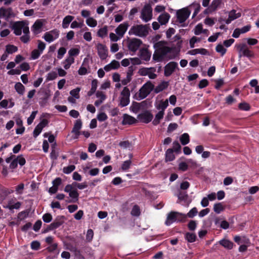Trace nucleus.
<instances>
[{"label":"nucleus","instance_id":"nucleus-11","mask_svg":"<svg viewBox=\"0 0 259 259\" xmlns=\"http://www.w3.org/2000/svg\"><path fill=\"white\" fill-rule=\"evenodd\" d=\"M142 44L141 40L134 38L128 41L127 47L128 50L133 52H136Z\"/></svg>","mask_w":259,"mask_h":259},{"label":"nucleus","instance_id":"nucleus-33","mask_svg":"<svg viewBox=\"0 0 259 259\" xmlns=\"http://www.w3.org/2000/svg\"><path fill=\"white\" fill-rule=\"evenodd\" d=\"M188 7L189 9L193 8L194 10V12L192 16L193 18L195 17L197 15V14L199 12L201 8L200 4L197 3H192Z\"/></svg>","mask_w":259,"mask_h":259},{"label":"nucleus","instance_id":"nucleus-20","mask_svg":"<svg viewBox=\"0 0 259 259\" xmlns=\"http://www.w3.org/2000/svg\"><path fill=\"white\" fill-rule=\"evenodd\" d=\"M44 24V20H37L31 27V30L35 34H38L40 32L41 29Z\"/></svg>","mask_w":259,"mask_h":259},{"label":"nucleus","instance_id":"nucleus-27","mask_svg":"<svg viewBox=\"0 0 259 259\" xmlns=\"http://www.w3.org/2000/svg\"><path fill=\"white\" fill-rule=\"evenodd\" d=\"M177 214H176V211H171L169 213L167 214L166 220L165 221V224L167 226H169L174 222H177Z\"/></svg>","mask_w":259,"mask_h":259},{"label":"nucleus","instance_id":"nucleus-39","mask_svg":"<svg viewBox=\"0 0 259 259\" xmlns=\"http://www.w3.org/2000/svg\"><path fill=\"white\" fill-rule=\"evenodd\" d=\"M15 89L16 92L20 95H23L24 92L25 87L20 82H17L15 85Z\"/></svg>","mask_w":259,"mask_h":259},{"label":"nucleus","instance_id":"nucleus-61","mask_svg":"<svg viewBox=\"0 0 259 259\" xmlns=\"http://www.w3.org/2000/svg\"><path fill=\"white\" fill-rule=\"evenodd\" d=\"M238 107L240 109L245 111H247L250 108L249 104L245 102L240 103Z\"/></svg>","mask_w":259,"mask_h":259},{"label":"nucleus","instance_id":"nucleus-40","mask_svg":"<svg viewBox=\"0 0 259 259\" xmlns=\"http://www.w3.org/2000/svg\"><path fill=\"white\" fill-rule=\"evenodd\" d=\"M180 141L183 145H185L189 143V136L187 133L183 134L180 137Z\"/></svg>","mask_w":259,"mask_h":259},{"label":"nucleus","instance_id":"nucleus-15","mask_svg":"<svg viewBox=\"0 0 259 259\" xmlns=\"http://www.w3.org/2000/svg\"><path fill=\"white\" fill-rule=\"evenodd\" d=\"M153 117V115L149 111H144L139 114L137 116L139 121L145 123H148L151 121Z\"/></svg>","mask_w":259,"mask_h":259},{"label":"nucleus","instance_id":"nucleus-56","mask_svg":"<svg viewBox=\"0 0 259 259\" xmlns=\"http://www.w3.org/2000/svg\"><path fill=\"white\" fill-rule=\"evenodd\" d=\"M131 214L134 216H138L140 214L139 207L137 205H135L131 211Z\"/></svg>","mask_w":259,"mask_h":259},{"label":"nucleus","instance_id":"nucleus-24","mask_svg":"<svg viewBox=\"0 0 259 259\" xmlns=\"http://www.w3.org/2000/svg\"><path fill=\"white\" fill-rule=\"evenodd\" d=\"M170 16L167 12H164L157 18V20L161 25L166 24L169 21Z\"/></svg>","mask_w":259,"mask_h":259},{"label":"nucleus","instance_id":"nucleus-54","mask_svg":"<svg viewBox=\"0 0 259 259\" xmlns=\"http://www.w3.org/2000/svg\"><path fill=\"white\" fill-rule=\"evenodd\" d=\"M66 52V49L64 47H61L58 50V55L57 58L59 59H61L62 58L63 56L65 55V54Z\"/></svg>","mask_w":259,"mask_h":259},{"label":"nucleus","instance_id":"nucleus-64","mask_svg":"<svg viewBox=\"0 0 259 259\" xmlns=\"http://www.w3.org/2000/svg\"><path fill=\"white\" fill-rule=\"evenodd\" d=\"M131 164V160L125 161L122 164L121 169L123 170H127L130 168Z\"/></svg>","mask_w":259,"mask_h":259},{"label":"nucleus","instance_id":"nucleus-53","mask_svg":"<svg viewBox=\"0 0 259 259\" xmlns=\"http://www.w3.org/2000/svg\"><path fill=\"white\" fill-rule=\"evenodd\" d=\"M197 212L198 211L197 208L196 207H193L186 215H187V217H188L189 218H193L197 214Z\"/></svg>","mask_w":259,"mask_h":259},{"label":"nucleus","instance_id":"nucleus-7","mask_svg":"<svg viewBox=\"0 0 259 259\" xmlns=\"http://www.w3.org/2000/svg\"><path fill=\"white\" fill-rule=\"evenodd\" d=\"M166 44L165 41H160L154 45V48L161 56H165L171 50L169 47L166 46Z\"/></svg>","mask_w":259,"mask_h":259},{"label":"nucleus","instance_id":"nucleus-8","mask_svg":"<svg viewBox=\"0 0 259 259\" xmlns=\"http://www.w3.org/2000/svg\"><path fill=\"white\" fill-rule=\"evenodd\" d=\"M130 92L127 87H124L119 97V105L121 107L127 106L130 103Z\"/></svg>","mask_w":259,"mask_h":259},{"label":"nucleus","instance_id":"nucleus-42","mask_svg":"<svg viewBox=\"0 0 259 259\" xmlns=\"http://www.w3.org/2000/svg\"><path fill=\"white\" fill-rule=\"evenodd\" d=\"M87 24L91 27H95L97 25V21L93 17H89L86 20Z\"/></svg>","mask_w":259,"mask_h":259},{"label":"nucleus","instance_id":"nucleus-4","mask_svg":"<svg viewBox=\"0 0 259 259\" xmlns=\"http://www.w3.org/2000/svg\"><path fill=\"white\" fill-rule=\"evenodd\" d=\"M154 85L150 81L145 83L139 91V97L143 99L148 96V95L154 89Z\"/></svg>","mask_w":259,"mask_h":259},{"label":"nucleus","instance_id":"nucleus-1","mask_svg":"<svg viewBox=\"0 0 259 259\" xmlns=\"http://www.w3.org/2000/svg\"><path fill=\"white\" fill-rule=\"evenodd\" d=\"M149 32V28L146 25H135L128 31L130 35H135L141 37L146 36Z\"/></svg>","mask_w":259,"mask_h":259},{"label":"nucleus","instance_id":"nucleus-29","mask_svg":"<svg viewBox=\"0 0 259 259\" xmlns=\"http://www.w3.org/2000/svg\"><path fill=\"white\" fill-rule=\"evenodd\" d=\"M219 243L228 249H231L233 247V243L227 239H222L219 241Z\"/></svg>","mask_w":259,"mask_h":259},{"label":"nucleus","instance_id":"nucleus-46","mask_svg":"<svg viewBox=\"0 0 259 259\" xmlns=\"http://www.w3.org/2000/svg\"><path fill=\"white\" fill-rule=\"evenodd\" d=\"M80 91V88H76L75 89H73L71 90L70 92V94L71 95V96L74 97L75 99H79V93Z\"/></svg>","mask_w":259,"mask_h":259},{"label":"nucleus","instance_id":"nucleus-32","mask_svg":"<svg viewBox=\"0 0 259 259\" xmlns=\"http://www.w3.org/2000/svg\"><path fill=\"white\" fill-rule=\"evenodd\" d=\"M74 17L70 15H68L64 17L62 21V27L63 28H67L69 26V23L73 20Z\"/></svg>","mask_w":259,"mask_h":259},{"label":"nucleus","instance_id":"nucleus-22","mask_svg":"<svg viewBox=\"0 0 259 259\" xmlns=\"http://www.w3.org/2000/svg\"><path fill=\"white\" fill-rule=\"evenodd\" d=\"M137 122V120L134 117L127 114H124L123 115V120L122 124L123 125L125 124H132Z\"/></svg>","mask_w":259,"mask_h":259},{"label":"nucleus","instance_id":"nucleus-31","mask_svg":"<svg viewBox=\"0 0 259 259\" xmlns=\"http://www.w3.org/2000/svg\"><path fill=\"white\" fill-rule=\"evenodd\" d=\"M63 223V221L61 220H56L49 226L48 229L49 230L55 229L61 226Z\"/></svg>","mask_w":259,"mask_h":259},{"label":"nucleus","instance_id":"nucleus-18","mask_svg":"<svg viewBox=\"0 0 259 259\" xmlns=\"http://www.w3.org/2000/svg\"><path fill=\"white\" fill-rule=\"evenodd\" d=\"M178 64L174 62H170L168 63L164 67V75L166 76H170L175 71Z\"/></svg>","mask_w":259,"mask_h":259},{"label":"nucleus","instance_id":"nucleus-59","mask_svg":"<svg viewBox=\"0 0 259 259\" xmlns=\"http://www.w3.org/2000/svg\"><path fill=\"white\" fill-rule=\"evenodd\" d=\"M176 214H177L176 215H177L176 217L177 222L183 221V220H185L187 218V215L185 214H183L178 212H176Z\"/></svg>","mask_w":259,"mask_h":259},{"label":"nucleus","instance_id":"nucleus-52","mask_svg":"<svg viewBox=\"0 0 259 259\" xmlns=\"http://www.w3.org/2000/svg\"><path fill=\"white\" fill-rule=\"evenodd\" d=\"M57 77V74L55 71H51L49 72L46 77L47 80H53Z\"/></svg>","mask_w":259,"mask_h":259},{"label":"nucleus","instance_id":"nucleus-2","mask_svg":"<svg viewBox=\"0 0 259 259\" xmlns=\"http://www.w3.org/2000/svg\"><path fill=\"white\" fill-rule=\"evenodd\" d=\"M152 8L150 4H146L140 12V18L145 22H147L152 19Z\"/></svg>","mask_w":259,"mask_h":259},{"label":"nucleus","instance_id":"nucleus-38","mask_svg":"<svg viewBox=\"0 0 259 259\" xmlns=\"http://www.w3.org/2000/svg\"><path fill=\"white\" fill-rule=\"evenodd\" d=\"M222 2L221 0H213L209 7L210 11H214L220 6Z\"/></svg>","mask_w":259,"mask_h":259},{"label":"nucleus","instance_id":"nucleus-50","mask_svg":"<svg viewBox=\"0 0 259 259\" xmlns=\"http://www.w3.org/2000/svg\"><path fill=\"white\" fill-rule=\"evenodd\" d=\"M75 168V166L73 165H69L66 167H64L63 169L64 173L69 174L73 171Z\"/></svg>","mask_w":259,"mask_h":259},{"label":"nucleus","instance_id":"nucleus-9","mask_svg":"<svg viewBox=\"0 0 259 259\" xmlns=\"http://www.w3.org/2000/svg\"><path fill=\"white\" fill-rule=\"evenodd\" d=\"M155 72L156 68L154 67H143L139 69V74L142 76L148 75L150 79H155L157 77Z\"/></svg>","mask_w":259,"mask_h":259},{"label":"nucleus","instance_id":"nucleus-45","mask_svg":"<svg viewBox=\"0 0 259 259\" xmlns=\"http://www.w3.org/2000/svg\"><path fill=\"white\" fill-rule=\"evenodd\" d=\"M223 209V206L221 203H215L213 205V210L217 213H220Z\"/></svg>","mask_w":259,"mask_h":259},{"label":"nucleus","instance_id":"nucleus-10","mask_svg":"<svg viewBox=\"0 0 259 259\" xmlns=\"http://www.w3.org/2000/svg\"><path fill=\"white\" fill-rule=\"evenodd\" d=\"M60 32L55 29L45 33L43 38L47 42L50 43L59 37Z\"/></svg>","mask_w":259,"mask_h":259},{"label":"nucleus","instance_id":"nucleus-47","mask_svg":"<svg viewBox=\"0 0 259 259\" xmlns=\"http://www.w3.org/2000/svg\"><path fill=\"white\" fill-rule=\"evenodd\" d=\"M215 50L218 53H220L222 56H223L227 51V50L222 44L218 45L216 47Z\"/></svg>","mask_w":259,"mask_h":259},{"label":"nucleus","instance_id":"nucleus-16","mask_svg":"<svg viewBox=\"0 0 259 259\" xmlns=\"http://www.w3.org/2000/svg\"><path fill=\"white\" fill-rule=\"evenodd\" d=\"M13 16H14V14L11 8H0V18H4L8 20Z\"/></svg>","mask_w":259,"mask_h":259},{"label":"nucleus","instance_id":"nucleus-44","mask_svg":"<svg viewBox=\"0 0 259 259\" xmlns=\"http://www.w3.org/2000/svg\"><path fill=\"white\" fill-rule=\"evenodd\" d=\"M196 236L192 233H187L185 235L186 239L189 242H193L196 240Z\"/></svg>","mask_w":259,"mask_h":259},{"label":"nucleus","instance_id":"nucleus-55","mask_svg":"<svg viewBox=\"0 0 259 259\" xmlns=\"http://www.w3.org/2000/svg\"><path fill=\"white\" fill-rule=\"evenodd\" d=\"M203 31L202 25L201 24H197L194 28V34L195 35H199Z\"/></svg>","mask_w":259,"mask_h":259},{"label":"nucleus","instance_id":"nucleus-36","mask_svg":"<svg viewBox=\"0 0 259 259\" xmlns=\"http://www.w3.org/2000/svg\"><path fill=\"white\" fill-rule=\"evenodd\" d=\"M74 62V58L67 57L63 62V66L65 69H68L70 68L71 64Z\"/></svg>","mask_w":259,"mask_h":259},{"label":"nucleus","instance_id":"nucleus-35","mask_svg":"<svg viewBox=\"0 0 259 259\" xmlns=\"http://www.w3.org/2000/svg\"><path fill=\"white\" fill-rule=\"evenodd\" d=\"M175 158V155L174 154V150L172 149H168L166 150L165 153V161H172Z\"/></svg>","mask_w":259,"mask_h":259},{"label":"nucleus","instance_id":"nucleus-6","mask_svg":"<svg viewBox=\"0 0 259 259\" xmlns=\"http://www.w3.org/2000/svg\"><path fill=\"white\" fill-rule=\"evenodd\" d=\"M191 10L189 7H185L177 11L176 13L177 20L180 23H183L189 18Z\"/></svg>","mask_w":259,"mask_h":259},{"label":"nucleus","instance_id":"nucleus-43","mask_svg":"<svg viewBox=\"0 0 259 259\" xmlns=\"http://www.w3.org/2000/svg\"><path fill=\"white\" fill-rule=\"evenodd\" d=\"M108 30L107 27L104 26V27L100 28L98 32L97 35L98 36L103 38L107 35Z\"/></svg>","mask_w":259,"mask_h":259},{"label":"nucleus","instance_id":"nucleus-30","mask_svg":"<svg viewBox=\"0 0 259 259\" xmlns=\"http://www.w3.org/2000/svg\"><path fill=\"white\" fill-rule=\"evenodd\" d=\"M164 112L159 111L155 115L154 119L152 121L153 124L156 125L160 123V120L163 118Z\"/></svg>","mask_w":259,"mask_h":259},{"label":"nucleus","instance_id":"nucleus-23","mask_svg":"<svg viewBox=\"0 0 259 259\" xmlns=\"http://www.w3.org/2000/svg\"><path fill=\"white\" fill-rule=\"evenodd\" d=\"M82 126V122L80 119H78L76 120L75 124L74 125V127L72 129V133L74 134L75 135V138H77L80 135L79 130L81 128Z\"/></svg>","mask_w":259,"mask_h":259},{"label":"nucleus","instance_id":"nucleus-37","mask_svg":"<svg viewBox=\"0 0 259 259\" xmlns=\"http://www.w3.org/2000/svg\"><path fill=\"white\" fill-rule=\"evenodd\" d=\"M168 84L167 82H162L154 89V91L155 93H158L162 91L166 88H167L168 87Z\"/></svg>","mask_w":259,"mask_h":259},{"label":"nucleus","instance_id":"nucleus-48","mask_svg":"<svg viewBox=\"0 0 259 259\" xmlns=\"http://www.w3.org/2000/svg\"><path fill=\"white\" fill-rule=\"evenodd\" d=\"M140 108V104L137 102H133L130 107V109L134 113H137Z\"/></svg>","mask_w":259,"mask_h":259},{"label":"nucleus","instance_id":"nucleus-19","mask_svg":"<svg viewBox=\"0 0 259 259\" xmlns=\"http://www.w3.org/2000/svg\"><path fill=\"white\" fill-rule=\"evenodd\" d=\"M128 24L127 22H124L122 24H120L115 29V32L116 34L120 36V37H122L126 31L128 27Z\"/></svg>","mask_w":259,"mask_h":259},{"label":"nucleus","instance_id":"nucleus-28","mask_svg":"<svg viewBox=\"0 0 259 259\" xmlns=\"http://www.w3.org/2000/svg\"><path fill=\"white\" fill-rule=\"evenodd\" d=\"M168 105V100L166 99L164 101H160L157 102L155 104V107L157 110L164 112L165 109L167 108Z\"/></svg>","mask_w":259,"mask_h":259},{"label":"nucleus","instance_id":"nucleus-12","mask_svg":"<svg viewBox=\"0 0 259 259\" xmlns=\"http://www.w3.org/2000/svg\"><path fill=\"white\" fill-rule=\"evenodd\" d=\"M64 191L69 194V196L74 200L73 202L78 200L79 194L77 189L72 184L66 185L64 188Z\"/></svg>","mask_w":259,"mask_h":259},{"label":"nucleus","instance_id":"nucleus-13","mask_svg":"<svg viewBox=\"0 0 259 259\" xmlns=\"http://www.w3.org/2000/svg\"><path fill=\"white\" fill-rule=\"evenodd\" d=\"M149 46L145 45L139 50V56L140 58L145 61H149L151 57V52L148 49Z\"/></svg>","mask_w":259,"mask_h":259},{"label":"nucleus","instance_id":"nucleus-49","mask_svg":"<svg viewBox=\"0 0 259 259\" xmlns=\"http://www.w3.org/2000/svg\"><path fill=\"white\" fill-rule=\"evenodd\" d=\"M18 50L17 47L13 45H8L6 47V51L9 54H12L17 52Z\"/></svg>","mask_w":259,"mask_h":259},{"label":"nucleus","instance_id":"nucleus-17","mask_svg":"<svg viewBox=\"0 0 259 259\" xmlns=\"http://www.w3.org/2000/svg\"><path fill=\"white\" fill-rule=\"evenodd\" d=\"M48 123V120L46 119H43L35 127L33 133L34 137H37L41 132L43 128L45 127Z\"/></svg>","mask_w":259,"mask_h":259},{"label":"nucleus","instance_id":"nucleus-3","mask_svg":"<svg viewBox=\"0 0 259 259\" xmlns=\"http://www.w3.org/2000/svg\"><path fill=\"white\" fill-rule=\"evenodd\" d=\"M12 29L14 33L16 35H20L22 33V30L23 33H29V29L28 25L23 21L15 22L12 25Z\"/></svg>","mask_w":259,"mask_h":259},{"label":"nucleus","instance_id":"nucleus-26","mask_svg":"<svg viewBox=\"0 0 259 259\" xmlns=\"http://www.w3.org/2000/svg\"><path fill=\"white\" fill-rule=\"evenodd\" d=\"M241 16V13L238 12L236 13V11L234 10L231 11L229 14V17L228 19L226 20V23L228 24L231 22L232 21L239 18Z\"/></svg>","mask_w":259,"mask_h":259},{"label":"nucleus","instance_id":"nucleus-41","mask_svg":"<svg viewBox=\"0 0 259 259\" xmlns=\"http://www.w3.org/2000/svg\"><path fill=\"white\" fill-rule=\"evenodd\" d=\"M80 53V50L78 48H72L68 51L69 57L74 58V56H77Z\"/></svg>","mask_w":259,"mask_h":259},{"label":"nucleus","instance_id":"nucleus-5","mask_svg":"<svg viewBox=\"0 0 259 259\" xmlns=\"http://www.w3.org/2000/svg\"><path fill=\"white\" fill-rule=\"evenodd\" d=\"M239 51V58H241L242 56H245L249 58L254 57L253 53L249 50L245 44H241L236 46Z\"/></svg>","mask_w":259,"mask_h":259},{"label":"nucleus","instance_id":"nucleus-21","mask_svg":"<svg viewBox=\"0 0 259 259\" xmlns=\"http://www.w3.org/2000/svg\"><path fill=\"white\" fill-rule=\"evenodd\" d=\"M120 67V63L118 61L113 60L110 63L105 65L104 69L106 72H109L112 70H116Z\"/></svg>","mask_w":259,"mask_h":259},{"label":"nucleus","instance_id":"nucleus-34","mask_svg":"<svg viewBox=\"0 0 259 259\" xmlns=\"http://www.w3.org/2000/svg\"><path fill=\"white\" fill-rule=\"evenodd\" d=\"M189 54L191 55H195L197 54L206 55L208 54V51L205 49H196L190 51L189 52Z\"/></svg>","mask_w":259,"mask_h":259},{"label":"nucleus","instance_id":"nucleus-58","mask_svg":"<svg viewBox=\"0 0 259 259\" xmlns=\"http://www.w3.org/2000/svg\"><path fill=\"white\" fill-rule=\"evenodd\" d=\"M174 151L176 152H180L181 149V146L178 141H175L172 143Z\"/></svg>","mask_w":259,"mask_h":259},{"label":"nucleus","instance_id":"nucleus-14","mask_svg":"<svg viewBox=\"0 0 259 259\" xmlns=\"http://www.w3.org/2000/svg\"><path fill=\"white\" fill-rule=\"evenodd\" d=\"M96 48L98 54L101 60H105L108 56V49L106 46L102 44L99 43Z\"/></svg>","mask_w":259,"mask_h":259},{"label":"nucleus","instance_id":"nucleus-25","mask_svg":"<svg viewBox=\"0 0 259 259\" xmlns=\"http://www.w3.org/2000/svg\"><path fill=\"white\" fill-rule=\"evenodd\" d=\"M96 96L98 99L95 101V105L96 106H99L105 100L106 96L101 91H97L96 93Z\"/></svg>","mask_w":259,"mask_h":259},{"label":"nucleus","instance_id":"nucleus-51","mask_svg":"<svg viewBox=\"0 0 259 259\" xmlns=\"http://www.w3.org/2000/svg\"><path fill=\"white\" fill-rule=\"evenodd\" d=\"M72 186L75 187L76 189L77 188L82 190L85 188L87 187V185L84 183H77L76 182H73L71 184Z\"/></svg>","mask_w":259,"mask_h":259},{"label":"nucleus","instance_id":"nucleus-62","mask_svg":"<svg viewBox=\"0 0 259 259\" xmlns=\"http://www.w3.org/2000/svg\"><path fill=\"white\" fill-rule=\"evenodd\" d=\"M42 220L46 223H50L52 220V216L50 213H45L42 217Z\"/></svg>","mask_w":259,"mask_h":259},{"label":"nucleus","instance_id":"nucleus-57","mask_svg":"<svg viewBox=\"0 0 259 259\" xmlns=\"http://www.w3.org/2000/svg\"><path fill=\"white\" fill-rule=\"evenodd\" d=\"M42 53L40 51L37 49L34 50L31 53V58L35 60L37 59Z\"/></svg>","mask_w":259,"mask_h":259},{"label":"nucleus","instance_id":"nucleus-60","mask_svg":"<svg viewBox=\"0 0 259 259\" xmlns=\"http://www.w3.org/2000/svg\"><path fill=\"white\" fill-rule=\"evenodd\" d=\"M97 118L99 121H104L107 119L108 117L105 113L101 112L97 115Z\"/></svg>","mask_w":259,"mask_h":259},{"label":"nucleus","instance_id":"nucleus-63","mask_svg":"<svg viewBox=\"0 0 259 259\" xmlns=\"http://www.w3.org/2000/svg\"><path fill=\"white\" fill-rule=\"evenodd\" d=\"M40 247V243L37 241H33L31 243V248L33 250H38Z\"/></svg>","mask_w":259,"mask_h":259}]
</instances>
